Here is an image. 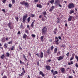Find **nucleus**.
I'll return each mask as SVG.
<instances>
[{
    "mask_svg": "<svg viewBox=\"0 0 78 78\" xmlns=\"http://www.w3.org/2000/svg\"><path fill=\"white\" fill-rule=\"evenodd\" d=\"M21 33H20V31H19L17 33V34H20Z\"/></svg>",
    "mask_w": 78,
    "mask_h": 78,
    "instance_id": "45",
    "label": "nucleus"
},
{
    "mask_svg": "<svg viewBox=\"0 0 78 78\" xmlns=\"http://www.w3.org/2000/svg\"><path fill=\"white\" fill-rule=\"evenodd\" d=\"M7 0H3L2 1V2L3 3H5V2H6V1Z\"/></svg>",
    "mask_w": 78,
    "mask_h": 78,
    "instance_id": "40",
    "label": "nucleus"
},
{
    "mask_svg": "<svg viewBox=\"0 0 78 78\" xmlns=\"http://www.w3.org/2000/svg\"><path fill=\"white\" fill-rule=\"evenodd\" d=\"M36 55H37V56H38V57H40V55H39V54H38V53Z\"/></svg>",
    "mask_w": 78,
    "mask_h": 78,
    "instance_id": "53",
    "label": "nucleus"
},
{
    "mask_svg": "<svg viewBox=\"0 0 78 78\" xmlns=\"http://www.w3.org/2000/svg\"><path fill=\"white\" fill-rule=\"evenodd\" d=\"M27 37V35H26L25 34H24V35L23 36V39H26V37Z\"/></svg>",
    "mask_w": 78,
    "mask_h": 78,
    "instance_id": "21",
    "label": "nucleus"
},
{
    "mask_svg": "<svg viewBox=\"0 0 78 78\" xmlns=\"http://www.w3.org/2000/svg\"><path fill=\"white\" fill-rule=\"evenodd\" d=\"M28 30H26V33H27V34H28Z\"/></svg>",
    "mask_w": 78,
    "mask_h": 78,
    "instance_id": "56",
    "label": "nucleus"
},
{
    "mask_svg": "<svg viewBox=\"0 0 78 78\" xmlns=\"http://www.w3.org/2000/svg\"><path fill=\"white\" fill-rule=\"evenodd\" d=\"M68 65H69V66H70V65H71V63H70V62H68Z\"/></svg>",
    "mask_w": 78,
    "mask_h": 78,
    "instance_id": "60",
    "label": "nucleus"
},
{
    "mask_svg": "<svg viewBox=\"0 0 78 78\" xmlns=\"http://www.w3.org/2000/svg\"><path fill=\"white\" fill-rule=\"evenodd\" d=\"M45 67L47 69V70H50V69L51 68V67L50 66H46Z\"/></svg>",
    "mask_w": 78,
    "mask_h": 78,
    "instance_id": "13",
    "label": "nucleus"
},
{
    "mask_svg": "<svg viewBox=\"0 0 78 78\" xmlns=\"http://www.w3.org/2000/svg\"><path fill=\"white\" fill-rule=\"evenodd\" d=\"M58 51V48H55L54 50V53L55 54Z\"/></svg>",
    "mask_w": 78,
    "mask_h": 78,
    "instance_id": "14",
    "label": "nucleus"
},
{
    "mask_svg": "<svg viewBox=\"0 0 78 78\" xmlns=\"http://www.w3.org/2000/svg\"><path fill=\"white\" fill-rule=\"evenodd\" d=\"M54 33L55 34H56V32L55 30L54 31Z\"/></svg>",
    "mask_w": 78,
    "mask_h": 78,
    "instance_id": "54",
    "label": "nucleus"
},
{
    "mask_svg": "<svg viewBox=\"0 0 78 78\" xmlns=\"http://www.w3.org/2000/svg\"><path fill=\"white\" fill-rule=\"evenodd\" d=\"M4 48H7V44L6 43H5L4 44Z\"/></svg>",
    "mask_w": 78,
    "mask_h": 78,
    "instance_id": "33",
    "label": "nucleus"
},
{
    "mask_svg": "<svg viewBox=\"0 0 78 78\" xmlns=\"http://www.w3.org/2000/svg\"><path fill=\"white\" fill-rule=\"evenodd\" d=\"M9 55H10V54L9 52H7L6 53V56L7 57H9Z\"/></svg>",
    "mask_w": 78,
    "mask_h": 78,
    "instance_id": "23",
    "label": "nucleus"
},
{
    "mask_svg": "<svg viewBox=\"0 0 78 78\" xmlns=\"http://www.w3.org/2000/svg\"><path fill=\"white\" fill-rule=\"evenodd\" d=\"M60 70L62 73H66V69L64 68H61Z\"/></svg>",
    "mask_w": 78,
    "mask_h": 78,
    "instance_id": "9",
    "label": "nucleus"
},
{
    "mask_svg": "<svg viewBox=\"0 0 78 78\" xmlns=\"http://www.w3.org/2000/svg\"><path fill=\"white\" fill-rule=\"evenodd\" d=\"M24 6H25V7H28V5H29V4L27 2H25V3H24Z\"/></svg>",
    "mask_w": 78,
    "mask_h": 78,
    "instance_id": "11",
    "label": "nucleus"
},
{
    "mask_svg": "<svg viewBox=\"0 0 78 78\" xmlns=\"http://www.w3.org/2000/svg\"><path fill=\"white\" fill-rule=\"evenodd\" d=\"M58 38L60 40H61V39L62 38H61V36H59L58 37Z\"/></svg>",
    "mask_w": 78,
    "mask_h": 78,
    "instance_id": "48",
    "label": "nucleus"
},
{
    "mask_svg": "<svg viewBox=\"0 0 78 78\" xmlns=\"http://www.w3.org/2000/svg\"><path fill=\"white\" fill-rule=\"evenodd\" d=\"M51 60L50 59H49L48 60V62H51Z\"/></svg>",
    "mask_w": 78,
    "mask_h": 78,
    "instance_id": "57",
    "label": "nucleus"
},
{
    "mask_svg": "<svg viewBox=\"0 0 78 78\" xmlns=\"http://www.w3.org/2000/svg\"><path fill=\"white\" fill-rule=\"evenodd\" d=\"M34 22L33 21L32 22L31 24V27H33V26H34Z\"/></svg>",
    "mask_w": 78,
    "mask_h": 78,
    "instance_id": "25",
    "label": "nucleus"
},
{
    "mask_svg": "<svg viewBox=\"0 0 78 78\" xmlns=\"http://www.w3.org/2000/svg\"><path fill=\"white\" fill-rule=\"evenodd\" d=\"M31 17H34L35 16V15L33 14H31Z\"/></svg>",
    "mask_w": 78,
    "mask_h": 78,
    "instance_id": "42",
    "label": "nucleus"
},
{
    "mask_svg": "<svg viewBox=\"0 0 78 78\" xmlns=\"http://www.w3.org/2000/svg\"><path fill=\"white\" fill-rule=\"evenodd\" d=\"M12 41H10L8 43V44H12Z\"/></svg>",
    "mask_w": 78,
    "mask_h": 78,
    "instance_id": "41",
    "label": "nucleus"
},
{
    "mask_svg": "<svg viewBox=\"0 0 78 78\" xmlns=\"http://www.w3.org/2000/svg\"><path fill=\"white\" fill-rule=\"evenodd\" d=\"M54 2L55 1L54 0H52L49 1V2L51 4H53Z\"/></svg>",
    "mask_w": 78,
    "mask_h": 78,
    "instance_id": "22",
    "label": "nucleus"
},
{
    "mask_svg": "<svg viewBox=\"0 0 78 78\" xmlns=\"http://www.w3.org/2000/svg\"><path fill=\"white\" fill-rule=\"evenodd\" d=\"M9 8H11L12 7V5L11 4H9Z\"/></svg>",
    "mask_w": 78,
    "mask_h": 78,
    "instance_id": "35",
    "label": "nucleus"
},
{
    "mask_svg": "<svg viewBox=\"0 0 78 78\" xmlns=\"http://www.w3.org/2000/svg\"><path fill=\"white\" fill-rule=\"evenodd\" d=\"M5 40H6V41H8V37L5 38Z\"/></svg>",
    "mask_w": 78,
    "mask_h": 78,
    "instance_id": "61",
    "label": "nucleus"
},
{
    "mask_svg": "<svg viewBox=\"0 0 78 78\" xmlns=\"http://www.w3.org/2000/svg\"><path fill=\"white\" fill-rule=\"evenodd\" d=\"M37 7L38 8H42V5H41V4H37Z\"/></svg>",
    "mask_w": 78,
    "mask_h": 78,
    "instance_id": "15",
    "label": "nucleus"
},
{
    "mask_svg": "<svg viewBox=\"0 0 78 78\" xmlns=\"http://www.w3.org/2000/svg\"><path fill=\"white\" fill-rule=\"evenodd\" d=\"M23 25H22V24H21L20 26V28H23Z\"/></svg>",
    "mask_w": 78,
    "mask_h": 78,
    "instance_id": "50",
    "label": "nucleus"
},
{
    "mask_svg": "<svg viewBox=\"0 0 78 78\" xmlns=\"http://www.w3.org/2000/svg\"><path fill=\"white\" fill-rule=\"evenodd\" d=\"M64 59V56H60L58 57V61H61L62 59Z\"/></svg>",
    "mask_w": 78,
    "mask_h": 78,
    "instance_id": "10",
    "label": "nucleus"
},
{
    "mask_svg": "<svg viewBox=\"0 0 78 78\" xmlns=\"http://www.w3.org/2000/svg\"><path fill=\"white\" fill-rule=\"evenodd\" d=\"M74 59V55H73L72 56V57L70 59V61H72V60H73V59Z\"/></svg>",
    "mask_w": 78,
    "mask_h": 78,
    "instance_id": "28",
    "label": "nucleus"
},
{
    "mask_svg": "<svg viewBox=\"0 0 78 78\" xmlns=\"http://www.w3.org/2000/svg\"><path fill=\"white\" fill-rule=\"evenodd\" d=\"M55 8V6H51V8L49 9V11H53V9Z\"/></svg>",
    "mask_w": 78,
    "mask_h": 78,
    "instance_id": "18",
    "label": "nucleus"
},
{
    "mask_svg": "<svg viewBox=\"0 0 78 78\" xmlns=\"http://www.w3.org/2000/svg\"><path fill=\"white\" fill-rule=\"evenodd\" d=\"M8 26L10 30H12L13 27H12V24L11 23H8Z\"/></svg>",
    "mask_w": 78,
    "mask_h": 78,
    "instance_id": "5",
    "label": "nucleus"
},
{
    "mask_svg": "<svg viewBox=\"0 0 78 78\" xmlns=\"http://www.w3.org/2000/svg\"><path fill=\"white\" fill-rule=\"evenodd\" d=\"M42 21H44V18H42Z\"/></svg>",
    "mask_w": 78,
    "mask_h": 78,
    "instance_id": "63",
    "label": "nucleus"
},
{
    "mask_svg": "<svg viewBox=\"0 0 78 78\" xmlns=\"http://www.w3.org/2000/svg\"><path fill=\"white\" fill-rule=\"evenodd\" d=\"M29 56L31 58V53H29Z\"/></svg>",
    "mask_w": 78,
    "mask_h": 78,
    "instance_id": "58",
    "label": "nucleus"
},
{
    "mask_svg": "<svg viewBox=\"0 0 78 78\" xmlns=\"http://www.w3.org/2000/svg\"><path fill=\"white\" fill-rule=\"evenodd\" d=\"M43 56H44V53H43V52H41L39 57L41 58H43Z\"/></svg>",
    "mask_w": 78,
    "mask_h": 78,
    "instance_id": "17",
    "label": "nucleus"
},
{
    "mask_svg": "<svg viewBox=\"0 0 78 78\" xmlns=\"http://www.w3.org/2000/svg\"><path fill=\"white\" fill-rule=\"evenodd\" d=\"M20 4L21 5H24L25 4V1H22L21 2H20Z\"/></svg>",
    "mask_w": 78,
    "mask_h": 78,
    "instance_id": "20",
    "label": "nucleus"
},
{
    "mask_svg": "<svg viewBox=\"0 0 78 78\" xmlns=\"http://www.w3.org/2000/svg\"><path fill=\"white\" fill-rule=\"evenodd\" d=\"M58 6H59V7H61V8L62 7V6L61 5L60 3L58 4Z\"/></svg>",
    "mask_w": 78,
    "mask_h": 78,
    "instance_id": "49",
    "label": "nucleus"
},
{
    "mask_svg": "<svg viewBox=\"0 0 78 78\" xmlns=\"http://www.w3.org/2000/svg\"><path fill=\"white\" fill-rule=\"evenodd\" d=\"M39 74H40V75H42V76H45V75L44 74V73H43V72H42L41 71H40V72Z\"/></svg>",
    "mask_w": 78,
    "mask_h": 78,
    "instance_id": "16",
    "label": "nucleus"
},
{
    "mask_svg": "<svg viewBox=\"0 0 78 78\" xmlns=\"http://www.w3.org/2000/svg\"><path fill=\"white\" fill-rule=\"evenodd\" d=\"M22 62H22V61H21V60L20 61V64H22Z\"/></svg>",
    "mask_w": 78,
    "mask_h": 78,
    "instance_id": "59",
    "label": "nucleus"
},
{
    "mask_svg": "<svg viewBox=\"0 0 78 78\" xmlns=\"http://www.w3.org/2000/svg\"><path fill=\"white\" fill-rule=\"evenodd\" d=\"M15 50V46H12V47L11 48V50Z\"/></svg>",
    "mask_w": 78,
    "mask_h": 78,
    "instance_id": "19",
    "label": "nucleus"
},
{
    "mask_svg": "<svg viewBox=\"0 0 78 78\" xmlns=\"http://www.w3.org/2000/svg\"><path fill=\"white\" fill-rule=\"evenodd\" d=\"M75 58L76 59L77 62H78V56L77 55H75Z\"/></svg>",
    "mask_w": 78,
    "mask_h": 78,
    "instance_id": "32",
    "label": "nucleus"
},
{
    "mask_svg": "<svg viewBox=\"0 0 78 78\" xmlns=\"http://www.w3.org/2000/svg\"><path fill=\"white\" fill-rule=\"evenodd\" d=\"M72 16H69L68 19V22H70V21H71L72 20Z\"/></svg>",
    "mask_w": 78,
    "mask_h": 78,
    "instance_id": "12",
    "label": "nucleus"
},
{
    "mask_svg": "<svg viewBox=\"0 0 78 78\" xmlns=\"http://www.w3.org/2000/svg\"><path fill=\"white\" fill-rule=\"evenodd\" d=\"M47 53H50V50L48 49L47 50Z\"/></svg>",
    "mask_w": 78,
    "mask_h": 78,
    "instance_id": "47",
    "label": "nucleus"
},
{
    "mask_svg": "<svg viewBox=\"0 0 78 78\" xmlns=\"http://www.w3.org/2000/svg\"><path fill=\"white\" fill-rule=\"evenodd\" d=\"M23 57L25 59V60H26V61L27 60V59L26 58V56H25V54L23 55Z\"/></svg>",
    "mask_w": 78,
    "mask_h": 78,
    "instance_id": "31",
    "label": "nucleus"
},
{
    "mask_svg": "<svg viewBox=\"0 0 78 78\" xmlns=\"http://www.w3.org/2000/svg\"><path fill=\"white\" fill-rule=\"evenodd\" d=\"M74 6H75V4H73V3H69L68 5V8H69V9H71V8H73Z\"/></svg>",
    "mask_w": 78,
    "mask_h": 78,
    "instance_id": "2",
    "label": "nucleus"
},
{
    "mask_svg": "<svg viewBox=\"0 0 78 78\" xmlns=\"http://www.w3.org/2000/svg\"><path fill=\"white\" fill-rule=\"evenodd\" d=\"M41 32L42 35H45L47 34V28L46 26L44 27L41 30Z\"/></svg>",
    "mask_w": 78,
    "mask_h": 78,
    "instance_id": "1",
    "label": "nucleus"
},
{
    "mask_svg": "<svg viewBox=\"0 0 78 78\" xmlns=\"http://www.w3.org/2000/svg\"><path fill=\"white\" fill-rule=\"evenodd\" d=\"M37 65L38 66H39L40 65H39V61H38L37 62Z\"/></svg>",
    "mask_w": 78,
    "mask_h": 78,
    "instance_id": "46",
    "label": "nucleus"
},
{
    "mask_svg": "<svg viewBox=\"0 0 78 78\" xmlns=\"http://www.w3.org/2000/svg\"><path fill=\"white\" fill-rule=\"evenodd\" d=\"M1 58H2V59H4L5 58V55H4V54H3L2 55V56H1Z\"/></svg>",
    "mask_w": 78,
    "mask_h": 78,
    "instance_id": "24",
    "label": "nucleus"
},
{
    "mask_svg": "<svg viewBox=\"0 0 78 78\" xmlns=\"http://www.w3.org/2000/svg\"><path fill=\"white\" fill-rule=\"evenodd\" d=\"M70 14H71L73 13H74V11L73 10H70V12H69Z\"/></svg>",
    "mask_w": 78,
    "mask_h": 78,
    "instance_id": "26",
    "label": "nucleus"
},
{
    "mask_svg": "<svg viewBox=\"0 0 78 78\" xmlns=\"http://www.w3.org/2000/svg\"><path fill=\"white\" fill-rule=\"evenodd\" d=\"M28 17V15L27 14H26V16H23V23H25L26 20H27V18Z\"/></svg>",
    "mask_w": 78,
    "mask_h": 78,
    "instance_id": "3",
    "label": "nucleus"
},
{
    "mask_svg": "<svg viewBox=\"0 0 78 78\" xmlns=\"http://www.w3.org/2000/svg\"><path fill=\"white\" fill-rule=\"evenodd\" d=\"M12 4H14L15 3V0H12Z\"/></svg>",
    "mask_w": 78,
    "mask_h": 78,
    "instance_id": "34",
    "label": "nucleus"
},
{
    "mask_svg": "<svg viewBox=\"0 0 78 78\" xmlns=\"http://www.w3.org/2000/svg\"><path fill=\"white\" fill-rule=\"evenodd\" d=\"M42 13L43 15H46V14H47V12H46V11L43 12Z\"/></svg>",
    "mask_w": 78,
    "mask_h": 78,
    "instance_id": "29",
    "label": "nucleus"
},
{
    "mask_svg": "<svg viewBox=\"0 0 78 78\" xmlns=\"http://www.w3.org/2000/svg\"><path fill=\"white\" fill-rule=\"evenodd\" d=\"M30 17H29L27 18V22L29 23V22H30Z\"/></svg>",
    "mask_w": 78,
    "mask_h": 78,
    "instance_id": "30",
    "label": "nucleus"
},
{
    "mask_svg": "<svg viewBox=\"0 0 78 78\" xmlns=\"http://www.w3.org/2000/svg\"><path fill=\"white\" fill-rule=\"evenodd\" d=\"M60 3V2L58 0H57L55 1V7H58V5Z\"/></svg>",
    "mask_w": 78,
    "mask_h": 78,
    "instance_id": "6",
    "label": "nucleus"
},
{
    "mask_svg": "<svg viewBox=\"0 0 78 78\" xmlns=\"http://www.w3.org/2000/svg\"><path fill=\"white\" fill-rule=\"evenodd\" d=\"M31 36L32 37H36V35L34 34H32Z\"/></svg>",
    "mask_w": 78,
    "mask_h": 78,
    "instance_id": "39",
    "label": "nucleus"
},
{
    "mask_svg": "<svg viewBox=\"0 0 78 78\" xmlns=\"http://www.w3.org/2000/svg\"><path fill=\"white\" fill-rule=\"evenodd\" d=\"M57 28H56L55 29V31H57Z\"/></svg>",
    "mask_w": 78,
    "mask_h": 78,
    "instance_id": "64",
    "label": "nucleus"
},
{
    "mask_svg": "<svg viewBox=\"0 0 78 78\" xmlns=\"http://www.w3.org/2000/svg\"><path fill=\"white\" fill-rule=\"evenodd\" d=\"M43 39H44V36H42L41 37V39L42 42L44 41V40H43Z\"/></svg>",
    "mask_w": 78,
    "mask_h": 78,
    "instance_id": "27",
    "label": "nucleus"
},
{
    "mask_svg": "<svg viewBox=\"0 0 78 78\" xmlns=\"http://www.w3.org/2000/svg\"><path fill=\"white\" fill-rule=\"evenodd\" d=\"M15 19L17 20V22H18V21L19 20V17H15Z\"/></svg>",
    "mask_w": 78,
    "mask_h": 78,
    "instance_id": "36",
    "label": "nucleus"
},
{
    "mask_svg": "<svg viewBox=\"0 0 78 78\" xmlns=\"http://www.w3.org/2000/svg\"><path fill=\"white\" fill-rule=\"evenodd\" d=\"M69 78H73V77L72 76H69L68 77Z\"/></svg>",
    "mask_w": 78,
    "mask_h": 78,
    "instance_id": "52",
    "label": "nucleus"
},
{
    "mask_svg": "<svg viewBox=\"0 0 78 78\" xmlns=\"http://www.w3.org/2000/svg\"><path fill=\"white\" fill-rule=\"evenodd\" d=\"M55 42L57 45H58L59 44V39H58V37H55Z\"/></svg>",
    "mask_w": 78,
    "mask_h": 78,
    "instance_id": "4",
    "label": "nucleus"
},
{
    "mask_svg": "<svg viewBox=\"0 0 78 78\" xmlns=\"http://www.w3.org/2000/svg\"><path fill=\"white\" fill-rule=\"evenodd\" d=\"M2 78H7V77L5 76H4Z\"/></svg>",
    "mask_w": 78,
    "mask_h": 78,
    "instance_id": "55",
    "label": "nucleus"
},
{
    "mask_svg": "<svg viewBox=\"0 0 78 78\" xmlns=\"http://www.w3.org/2000/svg\"><path fill=\"white\" fill-rule=\"evenodd\" d=\"M57 19H58V21L57 22V23H59V18H57Z\"/></svg>",
    "mask_w": 78,
    "mask_h": 78,
    "instance_id": "51",
    "label": "nucleus"
},
{
    "mask_svg": "<svg viewBox=\"0 0 78 78\" xmlns=\"http://www.w3.org/2000/svg\"><path fill=\"white\" fill-rule=\"evenodd\" d=\"M34 2L35 3H36V2H39V0H34Z\"/></svg>",
    "mask_w": 78,
    "mask_h": 78,
    "instance_id": "37",
    "label": "nucleus"
},
{
    "mask_svg": "<svg viewBox=\"0 0 78 78\" xmlns=\"http://www.w3.org/2000/svg\"><path fill=\"white\" fill-rule=\"evenodd\" d=\"M75 66L76 67V68H78V63H76L75 64Z\"/></svg>",
    "mask_w": 78,
    "mask_h": 78,
    "instance_id": "38",
    "label": "nucleus"
},
{
    "mask_svg": "<svg viewBox=\"0 0 78 78\" xmlns=\"http://www.w3.org/2000/svg\"><path fill=\"white\" fill-rule=\"evenodd\" d=\"M53 48H54V47H53V46H52L51 47V50H53Z\"/></svg>",
    "mask_w": 78,
    "mask_h": 78,
    "instance_id": "44",
    "label": "nucleus"
},
{
    "mask_svg": "<svg viewBox=\"0 0 78 78\" xmlns=\"http://www.w3.org/2000/svg\"><path fill=\"white\" fill-rule=\"evenodd\" d=\"M22 70H23V71L20 74L21 76H23V75H24V74L25 73V69H24V68H22Z\"/></svg>",
    "mask_w": 78,
    "mask_h": 78,
    "instance_id": "8",
    "label": "nucleus"
},
{
    "mask_svg": "<svg viewBox=\"0 0 78 78\" xmlns=\"http://www.w3.org/2000/svg\"><path fill=\"white\" fill-rule=\"evenodd\" d=\"M69 54H70V53L68 52L67 54H66V56H69Z\"/></svg>",
    "mask_w": 78,
    "mask_h": 78,
    "instance_id": "43",
    "label": "nucleus"
},
{
    "mask_svg": "<svg viewBox=\"0 0 78 78\" xmlns=\"http://www.w3.org/2000/svg\"><path fill=\"white\" fill-rule=\"evenodd\" d=\"M71 64H73V62L71 61L70 62Z\"/></svg>",
    "mask_w": 78,
    "mask_h": 78,
    "instance_id": "62",
    "label": "nucleus"
},
{
    "mask_svg": "<svg viewBox=\"0 0 78 78\" xmlns=\"http://www.w3.org/2000/svg\"><path fill=\"white\" fill-rule=\"evenodd\" d=\"M51 72L53 74V75H56V74H58V71H55L54 72V70L53 69H52L51 70Z\"/></svg>",
    "mask_w": 78,
    "mask_h": 78,
    "instance_id": "7",
    "label": "nucleus"
}]
</instances>
